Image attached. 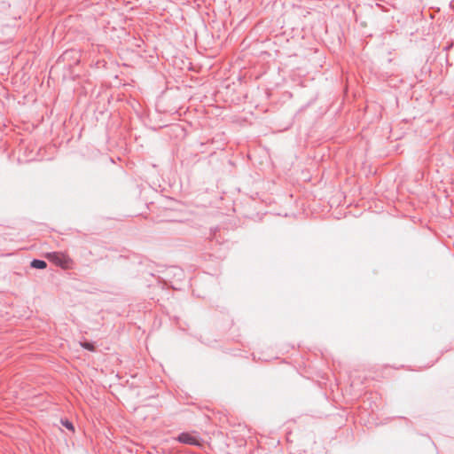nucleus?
<instances>
[{
	"instance_id": "3",
	"label": "nucleus",
	"mask_w": 454,
	"mask_h": 454,
	"mask_svg": "<svg viewBox=\"0 0 454 454\" xmlns=\"http://www.w3.org/2000/svg\"><path fill=\"white\" fill-rule=\"evenodd\" d=\"M31 266L35 269H44L46 268V262L42 260H34L31 262Z\"/></svg>"
},
{
	"instance_id": "4",
	"label": "nucleus",
	"mask_w": 454,
	"mask_h": 454,
	"mask_svg": "<svg viewBox=\"0 0 454 454\" xmlns=\"http://www.w3.org/2000/svg\"><path fill=\"white\" fill-rule=\"evenodd\" d=\"M61 423L67 429H69L72 432H74V427L73 424L70 421H68V420H62Z\"/></svg>"
},
{
	"instance_id": "1",
	"label": "nucleus",
	"mask_w": 454,
	"mask_h": 454,
	"mask_svg": "<svg viewBox=\"0 0 454 454\" xmlns=\"http://www.w3.org/2000/svg\"><path fill=\"white\" fill-rule=\"evenodd\" d=\"M46 257L54 264L61 267L62 269H71L73 267V260L66 254L63 253H50Z\"/></svg>"
},
{
	"instance_id": "5",
	"label": "nucleus",
	"mask_w": 454,
	"mask_h": 454,
	"mask_svg": "<svg viewBox=\"0 0 454 454\" xmlns=\"http://www.w3.org/2000/svg\"><path fill=\"white\" fill-rule=\"evenodd\" d=\"M82 346L88 350H90V351L94 350V346L91 343H88V342L82 343Z\"/></svg>"
},
{
	"instance_id": "2",
	"label": "nucleus",
	"mask_w": 454,
	"mask_h": 454,
	"mask_svg": "<svg viewBox=\"0 0 454 454\" xmlns=\"http://www.w3.org/2000/svg\"><path fill=\"white\" fill-rule=\"evenodd\" d=\"M178 441L191 445H200V440L193 434L189 433H183L178 436Z\"/></svg>"
}]
</instances>
